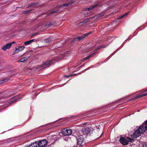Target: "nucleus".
Instances as JSON below:
<instances>
[{"label": "nucleus", "mask_w": 147, "mask_h": 147, "mask_svg": "<svg viewBox=\"0 0 147 147\" xmlns=\"http://www.w3.org/2000/svg\"><path fill=\"white\" fill-rule=\"evenodd\" d=\"M146 126H144L143 125L140 126L138 129L135 131L131 135V138H135L139 136L141 134H143L146 131Z\"/></svg>", "instance_id": "1"}, {"label": "nucleus", "mask_w": 147, "mask_h": 147, "mask_svg": "<svg viewBox=\"0 0 147 147\" xmlns=\"http://www.w3.org/2000/svg\"><path fill=\"white\" fill-rule=\"evenodd\" d=\"M95 125L94 124L88 125L83 127L81 131L84 134L87 135L90 134L91 131L95 129Z\"/></svg>", "instance_id": "2"}, {"label": "nucleus", "mask_w": 147, "mask_h": 147, "mask_svg": "<svg viewBox=\"0 0 147 147\" xmlns=\"http://www.w3.org/2000/svg\"><path fill=\"white\" fill-rule=\"evenodd\" d=\"M61 132L64 136L70 135L72 133V130L69 128H67L63 129L61 131Z\"/></svg>", "instance_id": "3"}, {"label": "nucleus", "mask_w": 147, "mask_h": 147, "mask_svg": "<svg viewBox=\"0 0 147 147\" xmlns=\"http://www.w3.org/2000/svg\"><path fill=\"white\" fill-rule=\"evenodd\" d=\"M77 139V146H79V147H81L83 145L84 142V137L83 135L79 136Z\"/></svg>", "instance_id": "4"}, {"label": "nucleus", "mask_w": 147, "mask_h": 147, "mask_svg": "<svg viewBox=\"0 0 147 147\" xmlns=\"http://www.w3.org/2000/svg\"><path fill=\"white\" fill-rule=\"evenodd\" d=\"M131 140H133V139L129 138H125L123 137H121L119 139L120 142L121 143L124 145H127L129 143V141Z\"/></svg>", "instance_id": "5"}, {"label": "nucleus", "mask_w": 147, "mask_h": 147, "mask_svg": "<svg viewBox=\"0 0 147 147\" xmlns=\"http://www.w3.org/2000/svg\"><path fill=\"white\" fill-rule=\"evenodd\" d=\"M54 59H51L50 60L47 61L45 63L42 64V65L39 66V68L43 66H45L46 67H49L51 64H53L54 62Z\"/></svg>", "instance_id": "6"}, {"label": "nucleus", "mask_w": 147, "mask_h": 147, "mask_svg": "<svg viewBox=\"0 0 147 147\" xmlns=\"http://www.w3.org/2000/svg\"><path fill=\"white\" fill-rule=\"evenodd\" d=\"M48 141L46 140H43L38 141V146L40 147H45L47 146Z\"/></svg>", "instance_id": "7"}, {"label": "nucleus", "mask_w": 147, "mask_h": 147, "mask_svg": "<svg viewBox=\"0 0 147 147\" xmlns=\"http://www.w3.org/2000/svg\"><path fill=\"white\" fill-rule=\"evenodd\" d=\"M24 48L25 47L24 46L19 47L18 48H16L15 50L13 51L12 54H16L18 53L20 51H22Z\"/></svg>", "instance_id": "8"}, {"label": "nucleus", "mask_w": 147, "mask_h": 147, "mask_svg": "<svg viewBox=\"0 0 147 147\" xmlns=\"http://www.w3.org/2000/svg\"><path fill=\"white\" fill-rule=\"evenodd\" d=\"M11 46V44L8 43L6 45L3 46L2 47V49L4 51H5L6 49L10 48Z\"/></svg>", "instance_id": "9"}, {"label": "nucleus", "mask_w": 147, "mask_h": 147, "mask_svg": "<svg viewBox=\"0 0 147 147\" xmlns=\"http://www.w3.org/2000/svg\"><path fill=\"white\" fill-rule=\"evenodd\" d=\"M38 143L37 142L30 144L29 146V147H38Z\"/></svg>", "instance_id": "10"}, {"label": "nucleus", "mask_w": 147, "mask_h": 147, "mask_svg": "<svg viewBox=\"0 0 147 147\" xmlns=\"http://www.w3.org/2000/svg\"><path fill=\"white\" fill-rule=\"evenodd\" d=\"M28 59V57H26L20 59L18 61V62H24L26 61Z\"/></svg>", "instance_id": "11"}, {"label": "nucleus", "mask_w": 147, "mask_h": 147, "mask_svg": "<svg viewBox=\"0 0 147 147\" xmlns=\"http://www.w3.org/2000/svg\"><path fill=\"white\" fill-rule=\"evenodd\" d=\"M108 45V44L107 45L105 44L102 46H99L96 48V50H97L99 49H101L102 48H104L107 45Z\"/></svg>", "instance_id": "12"}, {"label": "nucleus", "mask_w": 147, "mask_h": 147, "mask_svg": "<svg viewBox=\"0 0 147 147\" xmlns=\"http://www.w3.org/2000/svg\"><path fill=\"white\" fill-rule=\"evenodd\" d=\"M40 4V2H38L37 3H32L30 5H29L27 7H30L32 6H35L36 5H39Z\"/></svg>", "instance_id": "13"}, {"label": "nucleus", "mask_w": 147, "mask_h": 147, "mask_svg": "<svg viewBox=\"0 0 147 147\" xmlns=\"http://www.w3.org/2000/svg\"><path fill=\"white\" fill-rule=\"evenodd\" d=\"M52 37H50L48 38L45 39L44 40L46 43L50 42L52 41Z\"/></svg>", "instance_id": "14"}, {"label": "nucleus", "mask_w": 147, "mask_h": 147, "mask_svg": "<svg viewBox=\"0 0 147 147\" xmlns=\"http://www.w3.org/2000/svg\"><path fill=\"white\" fill-rule=\"evenodd\" d=\"M58 11V10H55V11H52L50 12H49L48 14H47V15L46 16H49L50 15H51V14L56 13Z\"/></svg>", "instance_id": "15"}, {"label": "nucleus", "mask_w": 147, "mask_h": 147, "mask_svg": "<svg viewBox=\"0 0 147 147\" xmlns=\"http://www.w3.org/2000/svg\"><path fill=\"white\" fill-rule=\"evenodd\" d=\"M97 6V5H94L90 7V8H87V10H92L93 9H94Z\"/></svg>", "instance_id": "16"}, {"label": "nucleus", "mask_w": 147, "mask_h": 147, "mask_svg": "<svg viewBox=\"0 0 147 147\" xmlns=\"http://www.w3.org/2000/svg\"><path fill=\"white\" fill-rule=\"evenodd\" d=\"M55 24V22H50L49 23H47L45 25V26H50L53 25H54Z\"/></svg>", "instance_id": "17"}, {"label": "nucleus", "mask_w": 147, "mask_h": 147, "mask_svg": "<svg viewBox=\"0 0 147 147\" xmlns=\"http://www.w3.org/2000/svg\"><path fill=\"white\" fill-rule=\"evenodd\" d=\"M91 20H90L89 18L86 19L84 20L82 22L80 23H86L88 22H91Z\"/></svg>", "instance_id": "18"}, {"label": "nucleus", "mask_w": 147, "mask_h": 147, "mask_svg": "<svg viewBox=\"0 0 147 147\" xmlns=\"http://www.w3.org/2000/svg\"><path fill=\"white\" fill-rule=\"evenodd\" d=\"M9 80V79H5L2 80H1L0 81V82H1V83H3L5 82H7Z\"/></svg>", "instance_id": "19"}, {"label": "nucleus", "mask_w": 147, "mask_h": 147, "mask_svg": "<svg viewBox=\"0 0 147 147\" xmlns=\"http://www.w3.org/2000/svg\"><path fill=\"white\" fill-rule=\"evenodd\" d=\"M33 10V9H30V10H27V11H24L23 12L25 14H28V13H29L30 12Z\"/></svg>", "instance_id": "20"}, {"label": "nucleus", "mask_w": 147, "mask_h": 147, "mask_svg": "<svg viewBox=\"0 0 147 147\" xmlns=\"http://www.w3.org/2000/svg\"><path fill=\"white\" fill-rule=\"evenodd\" d=\"M69 6V5L68 3H64L62 5H61V7H65V6L68 7Z\"/></svg>", "instance_id": "21"}, {"label": "nucleus", "mask_w": 147, "mask_h": 147, "mask_svg": "<svg viewBox=\"0 0 147 147\" xmlns=\"http://www.w3.org/2000/svg\"><path fill=\"white\" fill-rule=\"evenodd\" d=\"M20 99V98H19V99ZM18 99H16L15 100H12V101H11V102H10L9 103V104H11L13 103L16 102L18 100Z\"/></svg>", "instance_id": "22"}, {"label": "nucleus", "mask_w": 147, "mask_h": 147, "mask_svg": "<svg viewBox=\"0 0 147 147\" xmlns=\"http://www.w3.org/2000/svg\"><path fill=\"white\" fill-rule=\"evenodd\" d=\"M143 125V126H146V127H147V128H146V130L147 129V120L146 121H145L144 122V123L143 124H142L141 125Z\"/></svg>", "instance_id": "23"}, {"label": "nucleus", "mask_w": 147, "mask_h": 147, "mask_svg": "<svg viewBox=\"0 0 147 147\" xmlns=\"http://www.w3.org/2000/svg\"><path fill=\"white\" fill-rule=\"evenodd\" d=\"M128 13H126L125 14H124L123 15L119 17L118 18L119 19H121V18H122L124 16H126L127 15V14H128Z\"/></svg>", "instance_id": "24"}, {"label": "nucleus", "mask_w": 147, "mask_h": 147, "mask_svg": "<svg viewBox=\"0 0 147 147\" xmlns=\"http://www.w3.org/2000/svg\"><path fill=\"white\" fill-rule=\"evenodd\" d=\"M31 43V42H30V40L25 42L24 44L25 45H30Z\"/></svg>", "instance_id": "25"}, {"label": "nucleus", "mask_w": 147, "mask_h": 147, "mask_svg": "<svg viewBox=\"0 0 147 147\" xmlns=\"http://www.w3.org/2000/svg\"><path fill=\"white\" fill-rule=\"evenodd\" d=\"M92 31H90V32H89L88 33H86V34H84V36H85V37L88 36V35L91 34H92Z\"/></svg>", "instance_id": "26"}, {"label": "nucleus", "mask_w": 147, "mask_h": 147, "mask_svg": "<svg viewBox=\"0 0 147 147\" xmlns=\"http://www.w3.org/2000/svg\"><path fill=\"white\" fill-rule=\"evenodd\" d=\"M90 57V56L89 55H88V56H87L86 57L83 58V59H82V61H84L86 60L87 59H89Z\"/></svg>", "instance_id": "27"}, {"label": "nucleus", "mask_w": 147, "mask_h": 147, "mask_svg": "<svg viewBox=\"0 0 147 147\" xmlns=\"http://www.w3.org/2000/svg\"><path fill=\"white\" fill-rule=\"evenodd\" d=\"M77 39L76 38H73L71 40V43H73L74 42L77 41Z\"/></svg>", "instance_id": "28"}, {"label": "nucleus", "mask_w": 147, "mask_h": 147, "mask_svg": "<svg viewBox=\"0 0 147 147\" xmlns=\"http://www.w3.org/2000/svg\"><path fill=\"white\" fill-rule=\"evenodd\" d=\"M74 3V1L73 0H71L69 1L68 3V4L69 5H70Z\"/></svg>", "instance_id": "29"}, {"label": "nucleus", "mask_w": 147, "mask_h": 147, "mask_svg": "<svg viewBox=\"0 0 147 147\" xmlns=\"http://www.w3.org/2000/svg\"><path fill=\"white\" fill-rule=\"evenodd\" d=\"M81 36H78L76 37L77 40H82Z\"/></svg>", "instance_id": "30"}, {"label": "nucleus", "mask_w": 147, "mask_h": 147, "mask_svg": "<svg viewBox=\"0 0 147 147\" xmlns=\"http://www.w3.org/2000/svg\"><path fill=\"white\" fill-rule=\"evenodd\" d=\"M137 98H138L142 97L144 96V95L143 94H141V95H138L136 96Z\"/></svg>", "instance_id": "31"}, {"label": "nucleus", "mask_w": 147, "mask_h": 147, "mask_svg": "<svg viewBox=\"0 0 147 147\" xmlns=\"http://www.w3.org/2000/svg\"><path fill=\"white\" fill-rule=\"evenodd\" d=\"M102 16V15L101 13L99 14H98L96 16V18H98L100 17H101V16Z\"/></svg>", "instance_id": "32"}, {"label": "nucleus", "mask_w": 147, "mask_h": 147, "mask_svg": "<svg viewBox=\"0 0 147 147\" xmlns=\"http://www.w3.org/2000/svg\"><path fill=\"white\" fill-rule=\"evenodd\" d=\"M96 53H94L92 54H91L89 55L90 57H92L94 56L96 54Z\"/></svg>", "instance_id": "33"}, {"label": "nucleus", "mask_w": 147, "mask_h": 147, "mask_svg": "<svg viewBox=\"0 0 147 147\" xmlns=\"http://www.w3.org/2000/svg\"><path fill=\"white\" fill-rule=\"evenodd\" d=\"M137 99H138L136 96L135 97H134L133 98H132L131 99H130L129 101H131V100H136Z\"/></svg>", "instance_id": "34"}, {"label": "nucleus", "mask_w": 147, "mask_h": 147, "mask_svg": "<svg viewBox=\"0 0 147 147\" xmlns=\"http://www.w3.org/2000/svg\"><path fill=\"white\" fill-rule=\"evenodd\" d=\"M143 147H147V142H145L143 144Z\"/></svg>", "instance_id": "35"}, {"label": "nucleus", "mask_w": 147, "mask_h": 147, "mask_svg": "<svg viewBox=\"0 0 147 147\" xmlns=\"http://www.w3.org/2000/svg\"><path fill=\"white\" fill-rule=\"evenodd\" d=\"M95 17V16H93L91 18H89V19L90 20H92Z\"/></svg>", "instance_id": "36"}, {"label": "nucleus", "mask_w": 147, "mask_h": 147, "mask_svg": "<svg viewBox=\"0 0 147 147\" xmlns=\"http://www.w3.org/2000/svg\"><path fill=\"white\" fill-rule=\"evenodd\" d=\"M30 42H31L32 43V42H36V40H35L34 39H33L32 40H30Z\"/></svg>", "instance_id": "37"}, {"label": "nucleus", "mask_w": 147, "mask_h": 147, "mask_svg": "<svg viewBox=\"0 0 147 147\" xmlns=\"http://www.w3.org/2000/svg\"><path fill=\"white\" fill-rule=\"evenodd\" d=\"M38 33V32H36L35 33H34V34H32V35L31 37H32L33 36L37 34Z\"/></svg>", "instance_id": "38"}, {"label": "nucleus", "mask_w": 147, "mask_h": 147, "mask_svg": "<svg viewBox=\"0 0 147 147\" xmlns=\"http://www.w3.org/2000/svg\"><path fill=\"white\" fill-rule=\"evenodd\" d=\"M8 94H9V95H8V96H11L12 95V94H11V92H8Z\"/></svg>", "instance_id": "39"}, {"label": "nucleus", "mask_w": 147, "mask_h": 147, "mask_svg": "<svg viewBox=\"0 0 147 147\" xmlns=\"http://www.w3.org/2000/svg\"><path fill=\"white\" fill-rule=\"evenodd\" d=\"M113 38V36H110L108 38L107 40H109L110 39Z\"/></svg>", "instance_id": "40"}, {"label": "nucleus", "mask_w": 147, "mask_h": 147, "mask_svg": "<svg viewBox=\"0 0 147 147\" xmlns=\"http://www.w3.org/2000/svg\"><path fill=\"white\" fill-rule=\"evenodd\" d=\"M81 37H82V39H84V38H85L86 37L85 36H84V34H83L82 35V36H81Z\"/></svg>", "instance_id": "41"}, {"label": "nucleus", "mask_w": 147, "mask_h": 147, "mask_svg": "<svg viewBox=\"0 0 147 147\" xmlns=\"http://www.w3.org/2000/svg\"><path fill=\"white\" fill-rule=\"evenodd\" d=\"M100 125H98V126H96V125H95V128L96 127L97 129H99V126H100Z\"/></svg>", "instance_id": "42"}, {"label": "nucleus", "mask_w": 147, "mask_h": 147, "mask_svg": "<svg viewBox=\"0 0 147 147\" xmlns=\"http://www.w3.org/2000/svg\"><path fill=\"white\" fill-rule=\"evenodd\" d=\"M144 96H147V92L143 94Z\"/></svg>", "instance_id": "43"}, {"label": "nucleus", "mask_w": 147, "mask_h": 147, "mask_svg": "<svg viewBox=\"0 0 147 147\" xmlns=\"http://www.w3.org/2000/svg\"><path fill=\"white\" fill-rule=\"evenodd\" d=\"M70 76H64L65 77H67V78H68Z\"/></svg>", "instance_id": "44"}, {"label": "nucleus", "mask_w": 147, "mask_h": 147, "mask_svg": "<svg viewBox=\"0 0 147 147\" xmlns=\"http://www.w3.org/2000/svg\"><path fill=\"white\" fill-rule=\"evenodd\" d=\"M15 43V42H12L11 43H9V44H11V45L13 43Z\"/></svg>", "instance_id": "45"}, {"label": "nucleus", "mask_w": 147, "mask_h": 147, "mask_svg": "<svg viewBox=\"0 0 147 147\" xmlns=\"http://www.w3.org/2000/svg\"><path fill=\"white\" fill-rule=\"evenodd\" d=\"M146 91H147V89L146 90H144L142 92H146Z\"/></svg>", "instance_id": "46"}, {"label": "nucleus", "mask_w": 147, "mask_h": 147, "mask_svg": "<svg viewBox=\"0 0 147 147\" xmlns=\"http://www.w3.org/2000/svg\"><path fill=\"white\" fill-rule=\"evenodd\" d=\"M134 140H131L130 141H129V142H133Z\"/></svg>", "instance_id": "47"}, {"label": "nucleus", "mask_w": 147, "mask_h": 147, "mask_svg": "<svg viewBox=\"0 0 147 147\" xmlns=\"http://www.w3.org/2000/svg\"><path fill=\"white\" fill-rule=\"evenodd\" d=\"M83 66H84V65H82L80 66L79 67H82Z\"/></svg>", "instance_id": "48"}, {"label": "nucleus", "mask_w": 147, "mask_h": 147, "mask_svg": "<svg viewBox=\"0 0 147 147\" xmlns=\"http://www.w3.org/2000/svg\"><path fill=\"white\" fill-rule=\"evenodd\" d=\"M86 123H85L84 124V125H85L86 124Z\"/></svg>", "instance_id": "49"}, {"label": "nucleus", "mask_w": 147, "mask_h": 147, "mask_svg": "<svg viewBox=\"0 0 147 147\" xmlns=\"http://www.w3.org/2000/svg\"><path fill=\"white\" fill-rule=\"evenodd\" d=\"M1 93H2L1 92L0 93V94H1Z\"/></svg>", "instance_id": "50"}, {"label": "nucleus", "mask_w": 147, "mask_h": 147, "mask_svg": "<svg viewBox=\"0 0 147 147\" xmlns=\"http://www.w3.org/2000/svg\"><path fill=\"white\" fill-rule=\"evenodd\" d=\"M41 119V118H40V119Z\"/></svg>", "instance_id": "51"}]
</instances>
